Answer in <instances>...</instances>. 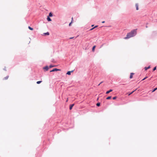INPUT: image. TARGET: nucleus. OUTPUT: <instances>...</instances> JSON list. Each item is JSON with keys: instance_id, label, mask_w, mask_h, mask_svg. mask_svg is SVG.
Here are the masks:
<instances>
[{"instance_id": "nucleus-1", "label": "nucleus", "mask_w": 157, "mask_h": 157, "mask_svg": "<svg viewBox=\"0 0 157 157\" xmlns=\"http://www.w3.org/2000/svg\"><path fill=\"white\" fill-rule=\"evenodd\" d=\"M137 29H135L132 30L130 32L128 33L126 36L124 38L125 39H128L130 37L135 36L136 34Z\"/></svg>"}, {"instance_id": "nucleus-2", "label": "nucleus", "mask_w": 157, "mask_h": 157, "mask_svg": "<svg viewBox=\"0 0 157 157\" xmlns=\"http://www.w3.org/2000/svg\"><path fill=\"white\" fill-rule=\"evenodd\" d=\"M60 70V69L55 68L53 69L52 70L50 71V72H52L56 71H59Z\"/></svg>"}, {"instance_id": "nucleus-3", "label": "nucleus", "mask_w": 157, "mask_h": 157, "mask_svg": "<svg viewBox=\"0 0 157 157\" xmlns=\"http://www.w3.org/2000/svg\"><path fill=\"white\" fill-rule=\"evenodd\" d=\"M135 6L136 7V10H139V4L138 3H136L135 4Z\"/></svg>"}, {"instance_id": "nucleus-4", "label": "nucleus", "mask_w": 157, "mask_h": 157, "mask_svg": "<svg viewBox=\"0 0 157 157\" xmlns=\"http://www.w3.org/2000/svg\"><path fill=\"white\" fill-rule=\"evenodd\" d=\"M74 104H72L70 105V107H69V109L70 110H71L72 109V107L74 106Z\"/></svg>"}, {"instance_id": "nucleus-5", "label": "nucleus", "mask_w": 157, "mask_h": 157, "mask_svg": "<svg viewBox=\"0 0 157 157\" xmlns=\"http://www.w3.org/2000/svg\"><path fill=\"white\" fill-rule=\"evenodd\" d=\"M43 69L45 70L46 71H47L48 70L49 68L48 66H46L43 67Z\"/></svg>"}, {"instance_id": "nucleus-6", "label": "nucleus", "mask_w": 157, "mask_h": 157, "mask_svg": "<svg viewBox=\"0 0 157 157\" xmlns=\"http://www.w3.org/2000/svg\"><path fill=\"white\" fill-rule=\"evenodd\" d=\"M73 70H72L71 71H67V74L68 75H71V72H72L73 71Z\"/></svg>"}, {"instance_id": "nucleus-7", "label": "nucleus", "mask_w": 157, "mask_h": 157, "mask_svg": "<svg viewBox=\"0 0 157 157\" xmlns=\"http://www.w3.org/2000/svg\"><path fill=\"white\" fill-rule=\"evenodd\" d=\"M47 19L48 21H52V20L51 18H50V17H49L48 16L47 17Z\"/></svg>"}, {"instance_id": "nucleus-8", "label": "nucleus", "mask_w": 157, "mask_h": 157, "mask_svg": "<svg viewBox=\"0 0 157 157\" xmlns=\"http://www.w3.org/2000/svg\"><path fill=\"white\" fill-rule=\"evenodd\" d=\"M113 91V90H112V89H110V90H108L107 91H106V94H108L110 92H112Z\"/></svg>"}, {"instance_id": "nucleus-9", "label": "nucleus", "mask_w": 157, "mask_h": 157, "mask_svg": "<svg viewBox=\"0 0 157 157\" xmlns=\"http://www.w3.org/2000/svg\"><path fill=\"white\" fill-rule=\"evenodd\" d=\"M151 67L150 66H148V67H145L144 68V69L145 70H147L148 69H149Z\"/></svg>"}, {"instance_id": "nucleus-10", "label": "nucleus", "mask_w": 157, "mask_h": 157, "mask_svg": "<svg viewBox=\"0 0 157 157\" xmlns=\"http://www.w3.org/2000/svg\"><path fill=\"white\" fill-rule=\"evenodd\" d=\"M53 16V14H52V12H50L49 14V15L48 16L49 17H52Z\"/></svg>"}, {"instance_id": "nucleus-11", "label": "nucleus", "mask_w": 157, "mask_h": 157, "mask_svg": "<svg viewBox=\"0 0 157 157\" xmlns=\"http://www.w3.org/2000/svg\"><path fill=\"white\" fill-rule=\"evenodd\" d=\"M134 74L133 73H131V74H130V78H132V76H133V75Z\"/></svg>"}, {"instance_id": "nucleus-12", "label": "nucleus", "mask_w": 157, "mask_h": 157, "mask_svg": "<svg viewBox=\"0 0 157 157\" xmlns=\"http://www.w3.org/2000/svg\"><path fill=\"white\" fill-rule=\"evenodd\" d=\"M44 35H49V33L48 32H47L44 33Z\"/></svg>"}, {"instance_id": "nucleus-13", "label": "nucleus", "mask_w": 157, "mask_h": 157, "mask_svg": "<svg viewBox=\"0 0 157 157\" xmlns=\"http://www.w3.org/2000/svg\"><path fill=\"white\" fill-rule=\"evenodd\" d=\"M95 47H96V46H93V47H92V51L93 52H94V50H95Z\"/></svg>"}, {"instance_id": "nucleus-14", "label": "nucleus", "mask_w": 157, "mask_h": 157, "mask_svg": "<svg viewBox=\"0 0 157 157\" xmlns=\"http://www.w3.org/2000/svg\"><path fill=\"white\" fill-rule=\"evenodd\" d=\"M8 78H9V76H7L6 77L4 78H3V79L4 80H6V79H8Z\"/></svg>"}, {"instance_id": "nucleus-15", "label": "nucleus", "mask_w": 157, "mask_h": 157, "mask_svg": "<svg viewBox=\"0 0 157 157\" xmlns=\"http://www.w3.org/2000/svg\"><path fill=\"white\" fill-rule=\"evenodd\" d=\"M42 82L41 81H38L36 82V83L37 84H39Z\"/></svg>"}, {"instance_id": "nucleus-16", "label": "nucleus", "mask_w": 157, "mask_h": 157, "mask_svg": "<svg viewBox=\"0 0 157 157\" xmlns=\"http://www.w3.org/2000/svg\"><path fill=\"white\" fill-rule=\"evenodd\" d=\"M111 96H108L106 98V99L107 100H109V99H111Z\"/></svg>"}, {"instance_id": "nucleus-17", "label": "nucleus", "mask_w": 157, "mask_h": 157, "mask_svg": "<svg viewBox=\"0 0 157 157\" xmlns=\"http://www.w3.org/2000/svg\"><path fill=\"white\" fill-rule=\"evenodd\" d=\"M28 28L31 30H33V29L29 26L28 27Z\"/></svg>"}, {"instance_id": "nucleus-18", "label": "nucleus", "mask_w": 157, "mask_h": 157, "mask_svg": "<svg viewBox=\"0 0 157 157\" xmlns=\"http://www.w3.org/2000/svg\"><path fill=\"white\" fill-rule=\"evenodd\" d=\"M55 67V66L54 65H51L49 66V67L50 68H52V67Z\"/></svg>"}, {"instance_id": "nucleus-19", "label": "nucleus", "mask_w": 157, "mask_h": 157, "mask_svg": "<svg viewBox=\"0 0 157 157\" xmlns=\"http://www.w3.org/2000/svg\"><path fill=\"white\" fill-rule=\"evenodd\" d=\"M156 90H157V88H155L152 91V92H154Z\"/></svg>"}, {"instance_id": "nucleus-20", "label": "nucleus", "mask_w": 157, "mask_h": 157, "mask_svg": "<svg viewBox=\"0 0 157 157\" xmlns=\"http://www.w3.org/2000/svg\"><path fill=\"white\" fill-rule=\"evenodd\" d=\"M96 105L98 106H99L100 105V102H98L96 104Z\"/></svg>"}, {"instance_id": "nucleus-21", "label": "nucleus", "mask_w": 157, "mask_h": 157, "mask_svg": "<svg viewBox=\"0 0 157 157\" xmlns=\"http://www.w3.org/2000/svg\"><path fill=\"white\" fill-rule=\"evenodd\" d=\"M136 90V89L135 90H133V91H132V92H131L129 94H128V95H131V94H132V93H133L135 90Z\"/></svg>"}, {"instance_id": "nucleus-22", "label": "nucleus", "mask_w": 157, "mask_h": 157, "mask_svg": "<svg viewBox=\"0 0 157 157\" xmlns=\"http://www.w3.org/2000/svg\"><path fill=\"white\" fill-rule=\"evenodd\" d=\"M156 69V67H154V68H153V71H155Z\"/></svg>"}, {"instance_id": "nucleus-23", "label": "nucleus", "mask_w": 157, "mask_h": 157, "mask_svg": "<svg viewBox=\"0 0 157 157\" xmlns=\"http://www.w3.org/2000/svg\"><path fill=\"white\" fill-rule=\"evenodd\" d=\"M116 98H117V97L116 96H115V97H113V100H115V99H116Z\"/></svg>"}, {"instance_id": "nucleus-24", "label": "nucleus", "mask_w": 157, "mask_h": 157, "mask_svg": "<svg viewBox=\"0 0 157 157\" xmlns=\"http://www.w3.org/2000/svg\"><path fill=\"white\" fill-rule=\"evenodd\" d=\"M147 78V77H145L142 80H144L145 79Z\"/></svg>"}, {"instance_id": "nucleus-25", "label": "nucleus", "mask_w": 157, "mask_h": 157, "mask_svg": "<svg viewBox=\"0 0 157 157\" xmlns=\"http://www.w3.org/2000/svg\"><path fill=\"white\" fill-rule=\"evenodd\" d=\"M94 29V28L93 27L92 28H91L90 29V30H93V29Z\"/></svg>"}, {"instance_id": "nucleus-26", "label": "nucleus", "mask_w": 157, "mask_h": 157, "mask_svg": "<svg viewBox=\"0 0 157 157\" xmlns=\"http://www.w3.org/2000/svg\"><path fill=\"white\" fill-rule=\"evenodd\" d=\"M103 82H101L98 85V86H99L101 83Z\"/></svg>"}, {"instance_id": "nucleus-27", "label": "nucleus", "mask_w": 157, "mask_h": 157, "mask_svg": "<svg viewBox=\"0 0 157 157\" xmlns=\"http://www.w3.org/2000/svg\"><path fill=\"white\" fill-rule=\"evenodd\" d=\"M71 23H72V21H71V23H70L69 24V26H70L71 25Z\"/></svg>"}, {"instance_id": "nucleus-28", "label": "nucleus", "mask_w": 157, "mask_h": 157, "mask_svg": "<svg viewBox=\"0 0 157 157\" xmlns=\"http://www.w3.org/2000/svg\"><path fill=\"white\" fill-rule=\"evenodd\" d=\"M98 27V25H96L94 28V29L95 28H96V27Z\"/></svg>"}, {"instance_id": "nucleus-29", "label": "nucleus", "mask_w": 157, "mask_h": 157, "mask_svg": "<svg viewBox=\"0 0 157 157\" xmlns=\"http://www.w3.org/2000/svg\"><path fill=\"white\" fill-rule=\"evenodd\" d=\"M74 38V37H70V38L69 39H73V38Z\"/></svg>"}, {"instance_id": "nucleus-30", "label": "nucleus", "mask_w": 157, "mask_h": 157, "mask_svg": "<svg viewBox=\"0 0 157 157\" xmlns=\"http://www.w3.org/2000/svg\"><path fill=\"white\" fill-rule=\"evenodd\" d=\"M3 70L5 71H6V67H5V68H4L3 69Z\"/></svg>"}, {"instance_id": "nucleus-31", "label": "nucleus", "mask_w": 157, "mask_h": 157, "mask_svg": "<svg viewBox=\"0 0 157 157\" xmlns=\"http://www.w3.org/2000/svg\"><path fill=\"white\" fill-rule=\"evenodd\" d=\"M101 22L102 23H104L105 22V21H102Z\"/></svg>"}, {"instance_id": "nucleus-32", "label": "nucleus", "mask_w": 157, "mask_h": 157, "mask_svg": "<svg viewBox=\"0 0 157 157\" xmlns=\"http://www.w3.org/2000/svg\"><path fill=\"white\" fill-rule=\"evenodd\" d=\"M94 26V25H91V26H92V27H93V26Z\"/></svg>"}, {"instance_id": "nucleus-33", "label": "nucleus", "mask_w": 157, "mask_h": 157, "mask_svg": "<svg viewBox=\"0 0 157 157\" xmlns=\"http://www.w3.org/2000/svg\"><path fill=\"white\" fill-rule=\"evenodd\" d=\"M123 85H125V84H123Z\"/></svg>"}, {"instance_id": "nucleus-34", "label": "nucleus", "mask_w": 157, "mask_h": 157, "mask_svg": "<svg viewBox=\"0 0 157 157\" xmlns=\"http://www.w3.org/2000/svg\"><path fill=\"white\" fill-rule=\"evenodd\" d=\"M146 28H147V26H146Z\"/></svg>"}, {"instance_id": "nucleus-35", "label": "nucleus", "mask_w": 157, "mask_h": 157, "mask_svg": "<svg viewBox=\"0 0 157 157\" xmlns=\"http://www.w3.org/2000/svg\"><path fill=\"white\" fill-rule=\"evenodd\" d=\"M117 1H118V0H116Z\"/></svg>"}]
</instances>
